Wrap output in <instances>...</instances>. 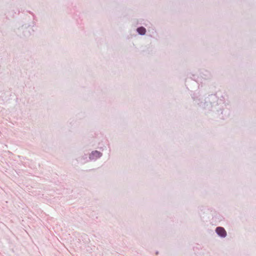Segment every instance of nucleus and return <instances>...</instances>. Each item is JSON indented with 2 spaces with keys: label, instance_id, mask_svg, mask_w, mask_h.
<instances>
[{
  "label": "nucleus",
  "instance_id": "1",
  "mask_svg": "<svg viewBox=\"0 0 256 256\" xmlns=\"http://www.w3.org/2000/svg\"><path fill=\"white\" fill-rule=\"evenodd\" d=\"M216 232L218 235L222 237H225L226 236V232L225 230L222 227H218L216 228Z\"/></svg>",
  "mask_w": 256,
  "mask_h": 256
},
{
  "label": "nucleus",
  "instance_id": "2",
  "mask_svg": "<svg viewBox=\"0 0 256 256\" xmlns=\"http://www.w3.org/2000/svg\"><path fill=\"white\" fill-rule=\"evenodd\" d=\"M102 154L100 152L96 150L92 152L90 156V158L92 159H94V158H100L102 156Z\"/></svg>",
  "mask_w": 256,
  "mask_h": 256
},
{
  "label": "nucleus",
  "instance_id": "3",
  "mask_svg": "<svg viewBox=\"0 0 256 256\" xmlns=\"http://www.w3.org/2000/svg\"><path fill=\"white\" fill-rule=\"evenodd\" d=\"M137 32H138L139 34L144 35L146 34V30L144 27H140L137 28Z\"/></svg>",
  "mask_w": 256,
  "mask_h": 256
}]
</instances>
